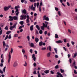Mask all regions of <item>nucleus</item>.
Instances as JSON below:
<instances>
[{
  "instance_id": "1",
  "label": "nucleus",
  "mask_w": 77,
  "mask_h": 77,
  "mask_svg": "<svg viewBox=\"0 0 77 77\" xmlns=\"http://www.w3.org/2000/svg\"><path fill=\"white\" fill-rule=\"evenodd\" d=\"M27 17V19L26 20V23H29L30 22V20H29V19H30V17L29 16L26 15H21L20 17V19L21 20H26V18Z\"/></svg>"
},
{
  "instance_id": "2",
  "label": "nucleus",
  "mask_w": 77,
  "mask_h": 77,
  "mask_svg": "<svg viewBox=\"0 0 77 77\" xmlns=\"http://www.w3.org/2000/svg\"><path fill=\"white\" fill-rule=\"evenodd\" d=\"M13 52H14V50H13V48H12L11 49V51H10L8 54V63H10V62H11V53H12Z\"/></svg>"
},
{
  "instance_id": "3",
  "label": "nucleus",
  "mask_w": 77,
  "mask_h": 77,
  "mask_svg": "<svg viewBox=\"0 0 77 77\" xmlns=\"http://www.w3.org/2000/svg\"><path fill=\"white\" fill-rule=\"evenodd\" d=\"M43 26H41V29L42 30H44L45 29V27L47 28V25L45 24V23H42Z\"/></svg>"
},
{
  "instance_id": "4",
  "label": "nucleus",
  "mask_w": 77,
  "mask_h": 77,
  "mask_svg": "<svg viewBox=\"0 0 77 77\" xmlns=\"http://www.w3.org/2000/svg\"><path fill=\"white\" fill-rule=\"evenodd\" d=\"M11 6L9 5L8 7H5L4 8V10L5 11H7L9 10L10 8H11Z\"/></svg>"
},
{
  "instance_id": "5",
  "label": "nucleus",
  "mask_w": 77,
  "mask_h": 77,
  "mask_svg": "<svg viewBox=\"0 0 77 77\" xmlns=\"http://www.w3.org/2000/svg\"><path fill=\"white\" fill-rule=\"evenodd\" d=\"M43 20H46V21H49V18L48 17H47L46 15H44L43 16Z\"/></svg>"
},
{
  "instance_id": "6",
  "label": "nucleus",
  "mask_w": 77,
  "mask_h": 77,
  "mask_svg": "<svg viewBox=\"0 0 77 77\" xmlns=\"http://www.w3.org/2000/svg\"><path fill=\"white\" fill-rule=\"evenodd\" d=\"M9 19L8 20V21H13L14 20L13 17H12L11 16H9Z\"/></svg>"
},
{
  "instance_id": "7",
  "label": "nucleus",
  "mask_w": 77,
  "mask_h": 77,
  "mask_svg": "<svg viewBox=\"0 0 77 77\" xmlns=\"http://www.w3.org/2000/svg\"><path fill=\"white\" fill-rule=\"evenodd\" d=\"M29 46L31 47H33L34 46V44L33 43L29 42Z\"/></svg>"
},
{
  "instance_id": "8",
  "label": "nucleus",
  "mask_w": 77,
  "mask_h": 77,
  "mask_svg": "<svg viewBox=\"0 0 77 77\" xmlns=\"http://www.w3.org/2000/svg\"><path fill=\"white\" fill-rule=\"evenodd\" d=\"M18 66V63L16 62H14V64H13L14 67H16V66Z\"/></svg>"
},
{
  "instance_id": "9",
  "label": "nucleus",
  "mask_w": 77,
  "mask_h": 77,
  "mask_svg": "<svg viewBox=\"0 0 77 77\" xmlns=\"http://www.w3.org/2000/svg\"><path fill=\"white\" fill-rule=\"evenodd\" d=\"M32 58H33V60L35 62L36 61V57H35V54H33L32 55Z\"/></svg>"
},
{
  "instance_id": "10",
  "label": "nucleus",
  "mask_w": 77,
  "mask_h": 77,
  "mask_svg": "<svg viewBox=\"0 0 77 77\" xmlns=\"http://www.w3.org/2000/svg\"><path fill=\"white\" fill-rule=\"evenodd\" d=\"M60 72H58L57 73V74L58 75H60V77H63V75H62V74L60 73Z\"/></svg>"
},
{
  "instance_id": "11",
  "label": "nucleus",
  "mask_w": 77,
  "mask_h": 77,
  "mask_svg": "<svg viewBox=\"0 0 77 77\" xmlns=\"http://www.w3.org/2000/svg\"><path fill=\"white\" fill-rule=\"evenodd\" d=\"M73 65L74 66V68L75 69H77V67L76 66H75V61H74L73 63Z\"/></svg>"
},
{
  "instance_id": "12",
  "label": "nucleus",
  "mask_w": 77,
  "mask_h": 77,
  "mask_svg": "<svg viewBox=\"0 0 77 77\" xmlns=\"http://www.w3.org/2000/svg\"><path fill=\"white\" fill-rule=\"evenodd\" d=\"M55 42L56 43H62V42H63V41H61V40H58V41H56Z\"/></svg>"
},
{
  "instance_id": "13",
  "label": "nucleus",
  "mask_w": 77,
  "mask_h": 77,
  "mask_svg": "<svg viewBox=\"0 0 77 77\" xmlns=\"http://www.w3.org/2000/svg\"><path fill=\"white\" fill-rule=\"evenodd\" d=\"M17 26V23H14V25L12 26V27L13 28V29H16V26Z\"/></svg>"
},
{
  "instance_id": "14",
  "label": "nucleus",
  "mask_w": 77,
  "mask_h": 77,
  "mask_svg": "<svg viewBox=\"0 0 77 77\" xmlns=\"http://www.w3.org/2000/svg\"><path fill=\"white\" fill-rule=\"evenodd\" d=\"M13 18L14 20H18V17L17 16H14Z\"/></svg>"
},
{
  "instance_id": "15",
  "label": "nucleus",
  "mask_w": 77,
  "mask_h": 77,
  "mask_svg": "<svg viewBox=\"0 0 77 77\" xmlns=\"http://www.w3.org/2000/svg\"><path fill=\"white\" fill-rule=\"evenodd\" d=\"M35 41L36 43H37L38 41H39V39L38 38L36 37L35 39Z\"/></svg>"
},
{
  "instance_id": "16",
  "label": "nucleus",
  "mask_w": 77,
  "mask_h": 77,
  "mask_svg": "<svg viewBox=\"0 0 77 77\" xmlns=\"http://www.w3.org/2000/svg\"><path fill=\"white\" fill-rule=\"evenodd\" d=\"M33 25H32L30 27V29L31 31H32L33 30Z\"/></svg>"
},
{
  "instance_id": "17",
  "label": "nucleus",
  "mask_w": 77,
  "mask_h": 77,
  "mask_svg": "<svg viewBox=\"0 0 77 77\" xmlns=\"http://www.w3.org/2000/svg\"><path fill=\"white\" fill-rule=\"evenodd\" d=\"M50 54H51V52H49L48 53L47 55V57H50Z\"/></svg>"
},
{
  "instance_id": "18",
  "label": "nucleus",
  "mask_w": 77,
  "mask_h": 77,
  "mask_svg": "<svg viewBox=\"0 0 77 77\" xmlns=\"http://www.w3.org/2000/svg\"><path fill=\"white\" fill-rule=\"evenodd\" d=\"M49 70H46L45 71H44V72L45 74H48L49 73Z\"/></svg>"
},
{
  "instance_id": "19",
  "label": "nucleus",
  "mask_w": 77,
  "mask_h": 77,
  "mask_svg": "<svg viewBox=\"0 0 77 77\" xmlns=\"http://www.w3.org/2000/svg\"><path fill=\"white\" fill-rule=\"evenodd\" d=\"M23 13L24 14H26V13H27V11H26V10L25 9H24L22 11Z\"/></svg>"
},
{
  "instance_id": "20",
  "label": "nucleus",
  "mask_w": 77,
  "mask_h": 77,
  "mask_svg": "<svg viewBox=\"0 0 77 77\" xmlns=\"http://www.w3.org/2000/svg\"><path fill=\"white\" fill-rule=\"evenodd\" d=\"M19 23L21 25H23V24H24V21H21Z\"/></svg>"
},
{
  "instance_id": "21",
  "label": "nucleus",
  "mask_w": 77,
  "mask_h": 77,
  "mask_svg": "<svg viewBox=\"0 0 77 77\" xmlns=\"http://www.w3.org/2000/svg\"><path fill=\"white\" fill-rule=\"evenodd\" d=\"M60 71L61 73H63L65 72V71L63 69H60Z\"/></svg>"
},
{
  "instance_id": "22",
  "label": "nucleus",
  "mask_w": 77,
  "mask_h": 77,
  "mask_svg": "<svg viewBox=\"0 0 77 77\" xmlns=\"http://www.w3.org/2000/svg\"><path fill=\"white\" fill-rule=\"evenodd\" d=\"M55 38H59V36H58V35H57V34H55Z\"/></svg>"
},
{
  "instance_id": "23",
  "label": "nucleus",
  "mask_w": 77,
  "mask_h": 77,
  "mask_svg": "<svg viewBox=\"0 0 77 77\" xmlns=\"http://www.w3.org/2000/svg\"><path fill=\"white\" fill-rule=\"evenodd\" d=\"M42 44H43V42H42V41H41V42H40L39 43V45L40 46H42Z\"/></svg>"
},
{
  "instance_id": "24",
  "label": "nucleus",
  "mask_w": 77,
  "mask_h": 77,
  "mask_svg": "<svg viewBox=\"0 0 77 77\" xmlns=\"http://www.w3.org/2000/svg\"><path fill=\"white\" fill-rule=\"evenodd\" d=\"M11 33V31H8L7 32L6 34H7V35H9V33Z\"/></svg>"
},
{
  "instance_id": "25",
  "label": "nucleus",
  "mask_w": 77,
  "mask_h": 77,
  "mask_svg": "<svg viewBox=\"0 0 77 77\" xmlns=\"http://www.w3.org/2000/svg\"><path fill=\"white\" fill-rule=\"evenodd\" d=\"M77 56V53H76L74 54V55L73 57V58H75V57H76V56Z\"/></svg>"
},
{
  "instance_id": "26",
  "label": "nucleus",
  "mask_w": 77,
  "mask_h": 77,
  "mask_svg": "<svg viewBox=\"0 0 77 77\" xmlns=\"http://www.w3.org/2000/svg\"><path fill=\"white\" fill-rule=\"evenodd\" d=\"M48 48H49V51H51V46H49L48 47Z\"/></svg>"
},
{
  "instance_id": "27",
  "label": "nucleus",
  "mask_w": 77,
  "mask_h": 77,
  "mask_svg": "<svg viewBox=\"0 0 77 77\" xmlns=\"http://www.w3.org/2000/svg\"><path fill=\"white\" fill-rule=\"evenodd\" d=\"M42 31L41 30H40L39 31V33H40V34L41 35L42 34Z\"/></svg>"
},
{
  "instance_id": "28",
  "label": "nucleus",
  "mask_w": 77,
  "mask_h": 77,
  "mask_svg": "<svg viewBox=\"0 0 77 77\" xmlns=\"http://www.w3.org/2000/svg\"><path fill=\"white\" fill-rule=\"evenodd\" d=\"M4 58H2L1 61V63H3L4 62Z\"/></svg>"
},
{
  "instance_id": "29",
  "label": "nucleus",
  "mask_w": 77,
  "mask_h": 77,
  "mask_svg": "<svg viewBox=\"0 0 77 77\" xmlns=\"http://www.w3.org/2000/svg\"><path fill=\"white\" fill-rule=\"evenodd\" d=\"M3 46L4 47H5V46H6V43H5V41L3 42Z\"/></svg>"
},
{
  "instance_id": "30",
  "label": "nucleus",
  "mask_w": 77,
  "mask_h": 77,
  "mask_svg": "<svg viewBox=\"0 0 77 77\" xmlns=\"http://www.w3.org/2000/svg\"><path fill=\"white\" fill-rule=\"evenodd\" d=\"M54 51L56 54H57V50L56 48H54Z\"/></svg>"
},
{
  "instance_id": "31",
  "label": "nucleus",
  "mask_w": 77,
  "mask_h": 77,
  "mask_svg": "<svg viewBox=\"0 0 77 77\" xmlns=\"http://www.w3.org/2000/svg\"><path fill=\"white\" fill-rule=\"evenodd\" d=\"M22 53H23V54H24L25 52V50H24V49H22Z\"/></svg>"
},
{
  "instance_id": "32",
  "label": "nucleus",
  "mask_w": 77,
  "mask_h": 77,
  "mask_svg": "<svg viewBox=\"0 0 77 77\" xmlns=\"http://www.w3.org/2000/svg\"><path fill=\"white\" fill-rule=\"evenodd\" d=\"M55 69H58L59 68V65H57L55 67Z\"/></svg>"
},
{
  "instance_id": "33",
  "label": "nucleus",
  "mask_w": 77,
  "mask_h": 77,
  "mask_svg": "<svg viewBox=\"0 0 77 77\" xmlns=\"http://www.w3.org/2000/svg\"><path fill=\"white\" fill-rule=\"evenodd\" d=\"M8 35H7L6 36V37L5 38V39L4 40H5V41H6V39H8Z\"/></svg>"
},
{
  "instance_id": "34",
  "label": "nucleus",
  "mask_w": 77,
  "mask_h": 77,
  "mask_svg": "<svg viewBox=\"0 0 77 77\" xmlns=\"http://www.w3.org/2000/svg\"><path fill=\"white\" fill-rule=\"evenodd\" d=\"M4 29L5 30H8V26H6L4 28Z\"/></svg>"
},
{
  "instance_id": "35",
  "label": "nucleus",
  "mask_w": 77,
  "mask_h": 77,
  "mask_svg": "<svg viewBox=\"0 0 77 77\" xmlns=\"http://www.w3.org/2000/svg\"><path fill=\"white\" fill-rule=\"evenodd\" d=\"M58 14L59 16H60L61 15V14H60V11H58Z\"/></svg>"
},
{
  "instance_id": "36",
  "label": "nucleus",
  "mask_w": 77,
  "mask_h": 77,
  "mask_svg": "<svg viewBox=\"0 0 77 77\" xmlns=\"http://www.w3.org/2000/svg\"><path fill=\"white\" fill-rule=\"evenodd\" d=\"M18 34H15L14 35V37L17 38V37H18Z\"/></svg>"
},
{
  "instance_id": "37",
  "label": "nucleus",
  "mask_w": 77,
  "mask_h": 77,
  "mask_svg": "<svg viewBox=\"0 0 77 77\" xmlns=\"http://www.w3.org/2000/svg\"><path fill=\"white\" fill-rule=\"evenodd\" d=\"M36 27L37 28L38 30H39V26L38 25H36Z\"/></svg>"
},
{
  "instance_id": "38",
  "label": "nucleus",
  "mask_w": 77,
  "mask_h": 77,
  "mask_svg": "<svg viewBox=\"0 0 77 77\" xmlns=\"http://www.w3.org/2000/svg\"><path fill=\"white\" fill-rule=\"evenodd\" d=\"M46 48L45 47V48H42V50H46Z\"/></svg>"
},
{
  "instance_id": "39",
  "label": "nucleus",
  "mask_w": 77,
  "mask_h": 77,
  "mask_svg": "<svg viewBox=\"0 0 77 77\" xmlns=\"http://www.w3.org/2000/svg\"><path fill=\"white\" fill-rule=\"evenodd\" d=\"M55 9L56 11H59V9L57 7H55Z\"/></svg>"
},
{
  "instance_id": "40",
  "label": "nucleus",
  "mask_w": 77,
  "mask_h": 77,
  "mask_svg": "<svg viewBox=\"0 0 77 77\" xmlns=\"http://www.w3.org/2000/svg\"><path fill=\"white\" fill-rule=\"evenodd\" d=\"M29 52L31 53H33V50L32 49H30Z\"/></svg>"
},
{
  "instance_id": "41",
  "label": "nucleus",
  "mask_w": 77,
  "mask_h": 77,
  "mask_svg": "<svg viewBox=\"0 0 77 77\" xmlns=\"http://www.w3.org/2000/svg\"><path fill=\"white\" fill-rule=\"evenodd\" d=\"M27 38L28 41L30 40V36H29L28 35L27 36Z\"/></svg>"
},
{
  "instance_id": "42",
  "label": "nucleus",
  "mask_w": 77,
  "mask_h": 77,
  "mask_svg": "<svg viewBox=\"0 0 77 77\" xmlns=\"http://www.w3.org/2000/svg\"><path fill=\"white\" fill-rule=\"evenodd\" d=\"M6 66L4 67L3 68V71L4 72H5V71L6 70L5 69H6Z\"/></svg>"
},
{
  "instance_id": "43",
  "label": "nucleus",
  "mask_w": 77,
  "mask_h": 77,
  "mask_svg": "<svg viewBox=\"0 0 77 77\" xmlns=\"http://www.w3.org/2000/svg\"><path fill=\"white\" fill-rule=\"evenodd\" d=\"M39 12H41L42 9L41 7H39Z\"/></svg>"
},
{
  "instance_id": "44",
  "label": "nucleus",
  "mask_w": 77,
  "mask_h": 77,
  "mask_svg": "<svg viewBox=\"0 0 77 77\" xmlns=\"http://www.w3.org/2000/svg\"><path fill=\"white\" fill-rule=\"evenodd\" d=\"M35 33H36V34H37V35L38 34V31H37V30H36V29H35Z\"/></svg>"
},
{
  "instance_id": "45",
  "label": "nucleus",
  "mask_w": 77,
  "mask_h": 77,
  "mask_svg": "<svg viewBox=\"0 0 77 77\" xmlns=\"http://www.w3.org/2000/svg\"><path fill=\"white\" fill-rule=\"evenodd\" d=\"M42 0H41L40 6H42Z\"/></svg>"
},
{
  "instance_id": "46",
  "label": "nucleus",
  "mask_w": 77,
  "mask_h": 77,
  "mask_svg": "<svg viewBox=\"0 0 77 77\" xmlns=\"http://www.w3.org/2000/svg\"><path fill=\"white\" fill-rule=\"evenodd\" d=\"M10 29L11 30H13V28H12V26H10Z\"/></svg>"
},
{
  "instance_id": "47",
  "label": "nucleus",
  "mask_w": 77,
  "mask_h": 77,
  "mask_svg": "<svg viewBox=\"0 0 77 77\" xmlns=\"http://www.w3.org/2000/svg\"><path fill=\"white\" fill-rule=\"evenodd\" d=\"M55 58H58L59 56L57 55H55Z\"/></svg>"
},
{
  "instance_id": "48",
  "label": "nucleus",
  "mask_w": 77,
  "mask_h": 77,
  "mask_svg": "<svg viewBox=\"0 0 77 77\" xmlns=\"http://www.w3.org/2000/svg\"><path fill=\"white\" fill-rule=\"evenodd\" d=\"M45 23L46 24H47V26H48V22L47 21H45Z\"/></svg>"
},
{
  "instance_id": "49",
  "label": "nucleus",
  "mask_w": 77,
  "mask_h": 77,
  "mask_svg": "<svg viewBox=\"0 0 77 77\" xmlns=\"http://www.w3.org/2000/svg\"><path fill=\"white\" fill-rule=\"evenodd\" d=\"M2 32H3V30L2 29L0 31V35L2 34Z\"/></svg>"
},
{
  "instance_id": "50",
  "label": "nucleus",
  "mask_w": 77,
  "mask_h": 77,
  "mask_svg": "<svg viewBox=\"0 0 77 77\" xmlns=\"http://www.w3.org/2000/svg\"><path fill=\"white\" fill-rule=\"evenodd\" d=\"M34 74H37V73H36V71L35 70L33 73Z\"/></svg>"
},
{
  "instance_id": "51",
  "label": "nucleus",
  "mask_w": 77,
  "mask_h": 77,
  "mask_svg": "<svg viewBox=\"0 0 77 77\" xmlns=\"http://www.w3.org/2000/svg\"><path fill=\"white\" fill-rule=\"evenodd\" d=\"M67 6H70V4H69V2H67Z\"/></svg>"
},
{
  "instance_id": "52",
  "label": "nucleus",
  "mask_w": 77,
  "mask_h": 77,
  "mask_svg": "<svg viewBox=\"0 0 77 77\" xmlns=\"http://www.w3.org/2000/svg\"><path fill=\"white\" fill-rule=\"evenodd\" d=\"M11 35L10 34L8 36V39H11Z\"/></svg>"
},
{
  "instance_id": "53",
  "label": "nucleus",
  "mask_w": 77,
  "mask_h": 77,
  "mask_svg": "<svg viewBox=\"0 0 77 77\" xmlns=\"http://www.w3.org/2000/svg\"><path fill=\"white\" fill-rule=\"evenodd\" d=\"M74 74H77V71H76V70H74Z\"/></svg>"
},
{
  "instance_id": "54",
  "label": "nucleus",
  "mask_w": 77,
  "mask_h": 77,
  "mask_svg": "<svg viewBox=\"0 0 77 77\" xmlns=\"http://www.w3.org/2000/svg\"><path fill=\"white\" fill-rule=\"evenodd\" d=\"M25 64H23V65L25 66H27V63H26V62L25 61Z\"/></svg>"
},
{
  "instance_id": "55",
  "label": "nucleus",
  "mask_w": 77,
  "mask_h": 77,
  "mask_svg": "<svg viewBox=\"0 0 77 77\" xmlns=\"http://www.w3.org/2000/svg\"><path fill=\"white\" fill-rule=\"evenodd\" d=\"M63 48L64 50L66 51H67L66 49V48H65V47H63Z\"/></svg>"
},
{
  "instance_id": "56",
  "label": "nucleus",
  "mask_w": 77,
  "mask_h": 77,
  "mask_svg": "<svg viewBox=\"0 0 77 77\" xmlns=\"http://www.w3.org/2000/svg\"><path fill=\"white\" fill-rule=\"evenodd\" d=\"M44 33H45V35H47V31H46L45 32H44Z\"/></svg>"
},
{
  "instance_id": "57",
  "label": "nucleus",
  "mask_w": 77,
  "mask_h": 77,
  "mask_svg": "<svg viewBox=\"0 0 77 77\" xmlns=\"http://www.w3.org/2000/svg\"><path fill=\"white\" fill-rule=\"evenodd\" d=\"M67 46L68 47H69V46H70V45H69V43H67Z\"/></svg>"
},
{
  "instance_id": "58",
  "label": "nucleus",
  "mask_w": 77,
  "mask_h": 77,
  "mask_svg": "<svg viewBox=\"0 0 77 77\" xmlns=\"http://www.w3.org/2000/svg\"><path fill=\"white\" fill-rule=\"evenodd\" d=\"M71 44H72L73 45H74L75 43L74 42L72 41L71 42Z\"/></svg>"
},
{
  "instance_id": "59",
  "label": "nucleus",
  "mask_w": 77,
  "mask_h": 77,
  "mask_svg": "<svg viewBox=\"0 0 77 77\" xmlns=\"http://www.w3.org/2000/svg\"><path fill=\"white\" fill-rule=\"evenodd\" d=\"M69 62L70 63H71L72 62V60H71V59H69Z\"/></svg>"
},
{
  "instance_id": "60",
  "label": "nucleus",
  "mask_w": 77,
  "mask_h": 77,
  "mask_svg": "<svg viewBox=\"0 0 77 77\" xmlns=\"http://www.w3.org/2000/svg\"><path fill=\"white\" fill-rule=\"evenodd\" d=\"M0 66H1V67L3 66V63H1L0 64Z\"/></svg>"
},
{
  "instance_id": "61",
  "label": "nucleus",
  "mask_w": 77,
  "mask_h": 77,
  "mask_svg": "<svg viewBox=\"0 0 77 77\" xmlns=\"http://www.w3.org/2000/svg\"><path fill=\"white\" fill-rule=\"evenodd\" d=\"M32 11H35V7H34L33 8H32Z\"/></svg>"
},
{
  "instance_id": "62",
  "label": "nucleus",
  "mask_w": 77,
  "mask_h": 77,
  "mask_svg": "<svg viewBox=\"0 0 77 77\" xmlns=\"http://www.w3.org/2000/svg\"><path fill=\"white\" fill-rule=\"evenodd\" d=\"M38 6H39V2H38L37 3V8H38Z\"/></svg>"
},
{
  "instance_id": "63",
  "label": "nucleus",
  "mask_w": 77,
  "mask_h": 77,
  "mask_svg": "<svg viewBox=\"0 0 77 77\" xmlns=\"http://www.w3.org/2000/svg\"><path fill=\"white\" fill-rule=\"evenodd\" d=\"M51 74H54V72L52 71V70H51Z\"/></svg>"
},
{
  "instance_id": "64",
  "label": "nucleus",
  "mask_w": 77,
  "mask_h": 77,
  "mask_svg": "<svg viewBox=\"0 0 77 77\" xmlns=\"http://www.w3.org/2000/svg\"><path fill=\"white\" fill-rule=\"evenodd\" d=\"M68 30V32H69V33H71V30H70V29H69Z\"/></svg>"
}]
</instances>
